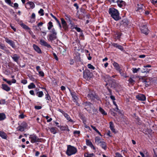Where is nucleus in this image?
<instances>
[{
    "mask_svg": "<svg viewBox=\"0 0 157 157\" xmlns=\"http://www.w3.org/2000/svg\"><path fill=\"white\" fill-rule=\"evenodd\" d=\"M116 106V109H115V110L118 112V113H120V110H119L118 108V106L117 105V106Z\"/></svg>",
    "mask_w": 157,
    "mask_h": 157,
    "instance_id": "680f3d73",
    "label": "nucleus"
},
{
    "mask_svg": "<svg viewBox=\"0 0 157 157\" xmlns=\"http://www.w3.org/2000/svg\"><path fill=\"white\" fill-rule=\"evenodd\" d=\"M27 123L25 122H23L17 128V129L20 131L23 132L27 128Z\"/></svg>",
    "mask_w": 157,
    "mask_h": 157,
    "instance_id": "7ed1b4c3",
    "label": "nucleus"
},
{
    "mask_svg": "<svg viewBox=\"0 0 157 157\" xmlns=\"http://www.w3.org/2000/svg\"><path fill=\"white\" fill-rule=\"evenodd\" d=\"M112 2L114 3H117L118 6L120 7H121L125 5V2L122 0H112Z\"/></svg>",
    "mask_w": 157,
    "mask_h": 157,
    "instance_id": "39448f33",
    "label": "nucleus"
},
{
    "mask_svg": "<svg viewBox=\"0 0 157 157\" xmlns=\"http://www.w3.org/2000/svg\"><path fill=\"white\" fill-rule=\"evenodd\" d=\"M53 27L52 23V22L50 21L48 24V29L49 30L50 29Z\"/></svg>",
    "mask_w": 157,
    "mask_h": 157,
    "instance_id": "473e14b6",
    "label": "nucleus"
},
{
    "mask_svg": "<svg viewBox=\"0 0 157 157\" xmlns=\"http://www.w3.org/2000/svg\"><path fill=\"white\" fill-rule=\"evenodd\" d=\"M29 93L32 95H34V92L33 90H30L29 91Z\"/></svg>",
    "mask_w": 157,
    "mask_h": 157,
    "instance_id": "bf43d9fd",
    "label": "nucleus"
},
{
    "mask_svg": "<svg viewBox=\"0 0 157 157\" xmlns=\"http://www.w3.org/2000/svg\"><path fill=\"white\" fill-rule=\"evenodd\" d=\"M132 69V72L133 73H136L138 72L137 69L136 68H133Z\"/></svg>",
    "mask_w": 157,
    "mask_h": 157,
    "instance_id": "603ef678",
    "label": "nucleus"
},
{
    "mask_svg": "<svg viewBox=\"0 0 157 157\" xmlns=\"http://www.w3.org/2000/svg\"><path fill=\"white\" fill-rule=\"evenodd\" d=\"M119 71V73L121 75V76H123L125 78H126L127 77L125 73H124L123 72L121 71V70H120Z\"/></svg>",
    "mask_w": 157,
    "mask_h": 157,
    "instance_id": "e433bc0d",
    "label": "nucleus"
},
{
    "mask_svg": "<svg viewBox=\"0 0 157 157\" xmlns=\"http://www.w3.org/2000/svg\"><path fill=\"white\" fill-rule=\"evenodd\" d=\"M24 117V115L22 114L20 115L19 116V118L21 119H23Z\"/></svg>",
    "mask_w": 157,
    "mask_h": 157,
    "instance_id": "6e6d98bb",
    "label": "nucleus"
},
{
    "mask_svg": "<svg viewBox=\"0 0 157 157\" xmlns=\"http://www.w3.org/2000/svg\"><path fill=\"white\" fill-rule=\"evenodd\" d=\"M104 150L106 149V143L103 141L99 145Z\"/></svg>",
    "mask_w": 157,
    "mask_h": 157,
    "instance_id": "aec40b11",
    "label": "nucleus"
},
{
    "mask_svg": "<svg viewBox=\"0 0 157 157\" xmlns=\"http://www.w3.org/2000/svg\"><path fill=\"white\" fill-rule=\"evenodd\" d=\"M121 36V33H118L116 34V36L117 39H119Z\"/></svg>",
    "mask_w": 157,
    "mask_h": 157,
    "instance_id": "a18cd8bd",
    "label": "nucleus"
},
{
    "mask_svg": "<svg viewBox=\"0 0 157 157\" xmlns=\"http://www.w3.org/2000/svg\"><path fill=\"white\" fill-rule=\"evenodd\" d=\"M36 109H41V107L40 106H36L35 107Z\"/></svg>",
    "mask_w": 157,
    "mask_h": 157,
    "instance_id": "4d7b16f0",
    "label": "nucleus"
},
{
    "mask_svg": "<svg viewBox=\"0 0 157 157\" xmlns=\"http://www.w3.org/2000/svg\"><path fill=\"white\" fill-rule=\"evenodd\" d=\"M40 75L41 76H44V73L42 71H39L38 72Z\"/></svg>",
    "mask_w": 157,
    "mask_h": 157,
    "instance_id": "3c124183",
    "label": "nucleus"
},
{
    "mask_svg": "<svg viewBox=\"0 0 157 157\" xmlns=\"http://www.w3.org/2000/svg\"><path fill=\"white\" fill-rule=\"evenodd\" d=\"M112 45L114 47L117 48L121 51H123V47L117 44L113 43L112 44Z\"/></svg>",
    "mask_w": 157,
    "mask_h": 157,
    "instance_id": "dca6fc26",
    "label": "nucleus"
},
{
    "mask_svg": "<svg viewBox=\"0 0 157 157\" xmlns=\"http://www.w3.org/2000/svg\"><path fill=\"white\" fill-rule=\"evenodd\" d=\"M36 95L40 98L42 97L44 95V94L42 91H39L36 93Z\"/></svg>",
    "mask_w": 157,
    "mask_h": 157,
    "instance_id": "cd10ccee",
    "label": "nucleus"
},
{
    "mask_svg": "<svg viewBox=\"0 0 157 157\" xmlns=\"http://www.w3.org/2000/svg\"><path fill=\"white\" fill-rule=\"evenodd\" d=\"M51 32L52 33V34H53L54 36H56V35L57 33L56 31L55 30L53 29L52 30Z\"/></svg>",
    "mask_w": 157,
    "mask_h": 157,
    "instance_id": "79ce46f5",
    "label": "nucleus"
},
{
    "mask_svg": "<svg viewBox=\"0 0 157 157\" xmlns=\"http://www.w3.org/2000/svg\"><path fill=\"white\" fill-rule=\"evenodd\" d=\"M73 98V100L74 102H75L78 99L75 93L71 94Z\"/></svg>",
    "mask_w": 157,
    "mask_h": 157,
    "instance_id": "bb28decb",
    "label": "nucleus"
},
{
    "mask_svg": "<svg viewBox=\"0 0 157 157\" xmlns=\"http://www.w3.org/2000/svg\"><path fill=\"white\" fill-rule=\"evenodd\" d=\"M2 88L4 90L7 91H9L10 90V88L7 85L5 84H2Z\"/></svg>",
    "mask_w": 157,
    "mask_h": 157,
    "instance_id": "6ab92c4d",
    "label": "nucleus"
},
{
    "mask_svg": "<svg viewBox=\"0 0 157 157\" xmlns=\"http://www.w3.org/2000/svg\"><path fill=\"white\" fill-rule=\"evenodd\" d=\"M63 115L68 122H70L73 123L74 122L73 121L69 115L67 113H63Z\"/></svg>",
    "mask_w": 157,
    "mask_h": 157,
    "instance_id": "ddd939ff",
    "label": "nucleus"
},
{
    "mask_svg": "<svg viewBox=\"0 0 157 157\" xmlns=\"http://www.w3.org/2000/svg\"><path fill=\"white\" fill-rule=\"evenodd\" d=\"M35 7L34 4L32 2H29L26 4V7L28 8H33Z\"/></svg>",
    "mask_w": 157,
    "mask_h": 157,
    "instance_id": "9d476101",
    "label": "nucleus"
},
{
    "mask_svg": "<svg viewBox=\"0 0 157 157\" xmlns=\"http://www.w3.org/2000/svg\"><path fill=\"white\" fill-rule=\"evenodd\" d=\"M36 87L35 85L33 83H31L28 86V88L29 89L35 88Z\"/></svg>",
    "mask_w": 157,
    "mask_h": 157,
    "instance_id": "393cba45",
    "label": "nucleus"
},
{
    "mask_svg": "<svg viewBox=\"0 0 157 157\" xmlns=\"http://www.w3.org/2000/svg\"><path fill=\"white\" fill-rule=\"evenodd\" d=\"M21 82L24 84H25L27 83V81L26 80L23 79L21 80Z\"/></svg>",
    "mask_w": 157,
    "mask_h": 157,
    "instance_id": "8fccbe9b",
    "label": "nucleus"
},
{
    "mask_svg": "<svg viewBox=\"0 0 157 157\" xmlns=\"http://www.w3.org/2000/svg\"><path fill=\"white\" fill-rule=\"evenodd\" d=\"M151 67V65H145L144 66V68L146 67Z\"/></svg>",
    "mask_w": 157,
    "mask_h": 157,
    "instance_id": "338daca9",
    "label": "nucleus"
},
{
    "mask_svg": "<svg viewBox=\"0 0 157 157\" xmlns=\"http://www.w3.org/2000/svg\"><path fill=\"white\" fill-rule=\"evenodd\" d=\"M22 27L25 29H29V28L27 26L24 24H22Z\"/></svg>",
    "mask_w": 157,
    "mask_h": 157,
    "instance_id": "37998d69",
    "label": "nucleus"
},
{
    "mask_svg": "<svg viewBox=\"0 0 157 157\" xmlns=\"http://www.w3.org/2000/svg\"><path fill=\"white\" fill-rule=\"evenodd\" d=\"M117 157H123L121 154L118 152H116L115 153Z\"/></svg>",
    "mask_w": 157,
    "mask_h": 157,
    "instance_id": "de8ad7c7",
    "label": "nucleus"
},
{
    "mask_svg": "<svg viewBox=\"0 0 157 157\" xmlns=\"http://www.w3.org/2000/svg\"><path fill=\"white\" fill-rule=\"evenodd\" d=\"M44 10L42 9H40V10L38 11V13L39 14H41V16H43L44 15Z\"/></svg>",
    "mask_w": 157,
    "mask_h": 157,
    "instance_id": "a19ab883",
    "label": "nucleus"
},
{
    "mask_svg": "<svg viewBox=\"0 0 157 157\" xmlns=\"http://www.w3.org/2000/svg\"><path fill=\"white\" fill-rule=\"evenodd\" d=\"M151 2L154 4L157 3V0H151Z\"/></svg>",
    "mask_w": 157,
    "mask_h": 157,
    "instance_id": "5fc2aeb1",
    "label": "nucleus"
},
{
    "mask_svg": "<svg viewBox=\"0 0 157 157\" xmlns=\"http://www.w3.org/2000/svg\"><path fill=\"white\" fill-rule=\"evenodd\" d=\"M140 29L141 32L145 34H147L148 33V30L147 28L145 25H143L140 27Z\"/></svg>",
    "mask_w": 157,
    "mask_h": 157,
    "instance_id": "6e6552de",
    "label": "nucleus"
},
{
    "mask_svg": "<svg viewBox=\"0 0 157 157\" xmlns=\"http://www.w3.org/2000/svg\"><path fill=\"white\" fill-rule=\"evenodd\" d=\"M91 127L92 128L95 130L100 136H101L102 135L100 132L93 125H91Z\"/></svg>",
    "mask_w": 157,
    "mask_h": 157,
    "instance_id": "c85d7f7f",
    "label": "nucleus"
},
{
    "mask_svg": "<svg viewBox=\"0 0 157 157\" xmlns=\"http://www.w3.org/2000/svg\"><path fill=\"white\" fill-rule=\"evenodd\" d=\"M112 63L113 65L115 67L117 70L118 71H120V70H121V67L117 63L113 61V62Z\"/></svg>",
    "mask_w": 157,
    "mask_h": 157,
    "instance_id": "2eb2a0df",
    "label": "nucleus"
},
{
    "mask_svg": "<svg viewBox=\"0 0 157 157\" xmlns=\"http://www.w3.org/2000/svg\"><path fill=\"white\" fill-rule=\"evenodd\" d=\"M13 6V7L15 9H17L18 7V5L17 3H15L14 4Z\"/></svg>",
    "mask_w": 157,
    "mask_h": 157,
    "instance_id": "49530a36",
    "label": "nucleus"
},
{
    "mask_svg": "<svg viewBox=\"0 0 157 157\" xmlns=\"http://www.w3.org/2000/svg\"><path fill=\"white\" fill-rule=\"evenodd\" d=\"M84 156L85 157H95V155L93 153H86L85 154Z\"/></svg>",
    "mask_w": 157,
    "mask_h": 157,
    "instance_id": "a878e982",
    "label": "nucleus"
},
{
    "mask_svg": "<svg viewBox=\"0 0 157 157\" xmlns=\"http://www.w3.org/2000/svg\"><path fill=\"white\" fill-rule=\"evenodd\" d=\"M109 127L111 130L113 132H115V130L114 128V125L112 122H110L109 124Z\"/></svg>",
    "mask_w": 157,
    "mask_h": 157,
    "instance_id": "4be33fe9",
    "label": "nucleus"
},
{
    "mask_svg": "<svg viewBox=\"0 0 157 157\" xmlns=\"http://www.w3.org/2000/svg\"><path fill=\"white\" fill-rule=\"evenodd\" d=\"M45 117L47 120V122H49L52 120V118H49V117L48 116H46Z\"/></svg>",
    "mask_w": 157,
    "mask_h": 157,
    "instance_id": "58836bf2",
    "label": "nucleus"
},
{
    "mask_svg": "<svg viewBox=\"0 0 157 157\" xmlns=\"http://www.w3.org/2000/svg\"><path fill=\"white\" fill-rule=\"evenodd\" d=\"M6 2L10 6H13V3L11 2L10 0H5Z\"/></svg>",
    "mask_w": 157,
    "mask_h": 157,
    "instance_id": "2f4dec72",
    "label": "nucleus"
},
{
    "mask_svg": "<svg viewBox=\"0 0 157 157\" xmlns=\"http://www.w3.org/2000/svg\"><path fill=\"white\" fill-rule=\"evenodd\" d=\"M3 80L6 82L9 85H11L12 84L11 82L10 81H8L6 78H3Z\"/></svg>",
    "mask_w": 157,
    "mask_h": 157,
    "instance_id": "4c0bfd02",
    "label": "nucleus"
},
{
    "mask_svg": "<svg viewBox=\"0 0 157 157\" xmlns=\"http://www.w3.org/2000/svg\"><path fill=\"white\" fill-rule=\"evenodd\" d=\"M136 98L138 100L144 101L146 100V97L145 96L142 94H139L136 96Z\"/></svg>",
    "mask_w": 157,
    "mask_h": 157,
    "instance_id": "9b49d317",
    "label": "nucleus"
},
{
    "mask_svg": "<svg viewBox=\"0 0 157 157\" xmlns=\"http://www.w3.org/2000/svg\"><path fill=\"white\" fill-rule=\"evenodd\" d=\"M109 13L111 17L115 20L117 21L120 18L119 13L118 11L113 8L109 9Z\"/></svg>",
    "mask_w": 157,
    "mask_h": 157,
    "instance_id": "f257e3e1",
    "label": "nucleus"
},
{
    "mask_svg": "<svg viewBox=\"0 0 157 157\" xmlns=\"http://www.w3.org/2000/svg\"><path fill=\"white\" fill-rule=\"evenodd\" d=\"M6 103V101L5 99H1L0 100V104L2 105Z\"/></svg>",
    "mask_w": 157,
    "mask_h": 157,
    "instance_id": "c03bdc74",
    "label": "nucleus"
},
{
    "mask_svg": "<svg viewBox=\"0 0 157 157\" xmlns=\"http://www.w3.org/2000/svg\"><path fill=\"white\" fill-rule=\"evenodd\" d=\"M80 133L79 131H75L74 132V134H79Z\"/></svg>",
    "mask_w": 157,
    "mask_h": 157,
    "instance_id": "052dcab7",
    "label": "nucleus"
},
{
    "mask_svg": "<svg viewBox=\"0 0 157 157\" xmlns=\"http://www.w3.org/2000/svg\"><path fill=\"white\" fill-rule=\"evenodd\" d=\"M45 99L48 100L47 102L48 103L51 99V98L49 94L47 93L45 95Z\"/></svg>",
    "mask_w": 157,
    "mask_h": 157,
    "instance_id": "c756f323",
    "label": "nucleus"
},
{
    "mask_svg": "<svg viewBox=\"0 0 157 157\" xmlns=\"http://www.w3.org/2000/svg\"><path fill=\"white\" fill-rule=\"evenodd\" d=\"M87 66L88 68L92 70H94L95 69V67L90 64H88Z\"/></svg>",
    "mask_w": 157,
    "mask_h": 157,
    "instance_id": "f704fd0d",
    "label": "nucleus"
},
{
    "mask_svg": "<svg viewBox=\"0 0 157 157\" xmlns=\"http://www.w3.org/2000/svg\"><path fill=\"white\" fill-rule=\"evenodd\" d=\"M0 48L3 50H5L6 48L4 45L0 44Z\"/></svg>",
    "mask_w": 157,
    "mask_h": 157,
    "instance_id": "c9c22d12",
    "label": "nucleus"
},
{
    "mask_svg": "<svg viewBox=\"0 0 157 157\" xmlns=\"http://www.w3.org/2000/svg\"><path fill=\"white\" fill-rule=\"evenodd\" d=\"M11 57L13 59L14 61L16 62H17L20 57L19 56H18L16 54H14L13 56H11Z\"/></svg>",
    "mask_w": 157,
    "mask_h": 157,
    "instance_id": "a211bd4d",
    "label": "nucleus"
},
{
    "mask_svg": "<svg viewBox=\"0 0 157 157\" xmlns=\"http://www.w3.org/2000/svg\"><path fill=\"white\" fill-rule=\"evenodd\" d=\"M6 118L5 114L3 113H0V121H2Z\"/></svg>",
    "mask_w": 157,
    "mask_h": 157,
    "instance_id": "b1692460",
    "label": "nucleus"
},
{
    "mask_svg": "<svg viewBox=\"0 0 157 157\" xmlns=\"http://www.w3.org/2000/svg\"><path fill=\"white\" fill-rule=\"evenodd\" d=\"M99 111L101 112V113L104 115H106L107 114V113L104 110L102 109V108L100 107L99 108Z\"/></svg>",
    "mask_w": 157,
    "mask_h": 157,
    "instance_id": "7c9ffc66",
    "label": "nucleus"
},
{
    "mask_svg": "<svg viewBox=\"0 0 157 157\" xmlns=\"http://www.w3.org/2000/svg\"><path fill=\"white\" fill-rule=\"evenodd\" d=\"M151 70L149 69L148 71H141V72L142 73H148L149 72V71H150Z\"/></svg>",
    "mask_w": 157,
    "mask_h": 157,
    "instance_id": "e2e57ef3",
    "label": "nucleus"
},
{
    "mask_svg": "<svg viewBox=\"0 0 157 157\" xmlns=\"http://www.w3.org/2000/svg\"><path fill=\"white\" fill-rule=\"evenodd\" d=\"M30 79L32 81L36 82V79L33 77H31L30 78Z\"/></svg>",
    "mask_w": 157,
    "mask_h": 157,
    "instance_id": "09e8293b",
    "label": "nucleus"
},
{
    "mask_svg": "<svg viewBox=\"0 0 157 157\" xmlns=\"http://www.w3.org/2000/svg\"><path fill=\"white\" fill-rule=\"evenodd\" d=\"M129 83L131 84H133L134 82V80L131 78H130L128 80Z\"/></svg>",
    "mask_w": 157,
    "mask_h": 157,
    "instance_id": "ea45409f",
    "label": "nucleus"
},
{
    "mask_svg": "<svg viewBox=\"0 0 157 157\" xmlns=\"http://www.w3.org/2000/svg\"><path fill=\"white\" fill-rule=\"evenodd\" d=\"M53 55L54 56V57L55 59L56 60H58V59L57 56L56 54L55 53H53Z\"/></svg>",
    "mask_w": 157,
    "mask_h": 157,
    "instance_id": "864d4df0",
    "label": "nucleus"
},
{
    "mask_svg": "<svg viewBox=\"0 0 157 157\" xmlns=\"http://www.w3.org/2000/svg\"><path fill=\"white\" fill-rule=\"evenodd\" d=\"M33 47L34 50L38 53L40 54L42 53V51L40 48L37 45L34 44L33 45Z\"/></svg>",
    "mask_w": 157,
    "mask_h": 157,
    "instance_id": "4468645a",
    "label": "nucleus"
},
{
    "mask_svg": "<svg viewBox=\"0 0 157 157\" xmlns=\"http://www.w3.org/2000/svg\"><path fill=\"white\" fill-rule=\"evenodd\" d=\"M40 43L41 45L46 46L48 48H51V45L50 44H48L46 41L43 40H40Z\"/></svg>",
    "mask_w": 157,
    "mask_h": 157,
    "instance_id": "0eeeda50",
    "label": "nucleus"
},
{
    "mask_svg": "<svg viewBox=\"0 0 157 157\" xmlns=\"http://www.w3.org/2000/svg\"><path fill=\"white\" fill-rule=\"evenodd\" d=\"M110 98H111V99L112 100H113L114 101L115 100V98L114 96H113V95H111L110 96Z\"/></svg>",
    "mask_w": 157,
    "mask_h": 157,
    "instance_id": "774afa93",
    "label": "nucleus"
},
{
    "mask_svg": "<svg viewBox=\"0 0 157 157\" xmlns=\"http://www.w3.org/2000/svg\"><path fill=\"white\" fill-rule=\"evenodd\" d=\"M5 40L6 42L9 44L13 48H15V43L13 41L7 38H5Z\"/></svg>",
    "mask_w": 157,
    "mask_h": 157,
    "instance_id": "423d86ee",
    "label": "nucleus"
},
{
    "mask_svg": "<svg viewBox=\"0 0 157 157\" xmlns=\"http://www.w3.org/2000/svg\"><path fill=\"white\" fill-rule=\"evenodd\" d=\"M56 38V36H54V35L51 34L49 36V40H54Z\"/></svg>",
    "mask_w": 157,
    "mask_h": 157,
    "instance_id": "72a5a7b5",
    "label": "nucleus"
},
{
    "mask_svg": "<svg viewBox=\"0 0 157 157\" xmlns=\"http://www.w3.org/2000/svg\"><path fill=\"white\" fill-rule=\"evenodd\" d=\"M0 136L3 139H6L7 135L3 132L0 131Z\"/></svg>",
    "mask_w": 157,
    "mask_h": 157,
    "instance_id": "412c9836",
    "label": "nucleus"
},
{
    "mask_svg": "<svg viewBox=\"0 0 157 157\" xmlns=\"http://www.w3.org/2000/svg\"><path fill=\"white\" fill-rule=\"evenodd\" d=\"M145 55H140L139 56V57L141 58H144L145 57Z\"/></svg>",
    "mask_w": 157,
    "mask_h": 157,
    "instance_id": "0e129e2a",
    "label": "nucleus"
},
{
    "mask_svg": "<svg viewBox=\"0 0 157 157\" xmlns=\"http://www.w3.org/2000/svg\"><path fill=\"white\" fill-rule=\"evenodd\" d=\"M103 140L98 136H96L95 139V143L97 145H99Z\"/></svg>",
    "mask_w": 157,
    "mask_h": 157,
    "instance_id": "f8f14e48",
    "label": "nucleus"
},
{
    "mask_svg": "<svg viewBox=\"0 0 157 157\" xmlns=\"http://www.w3.org/2000/svg\"><path fill=\"white\" fill-rule=\"evenodd\" d=\"M77 152V149L76 147L71 145L67 146L66 153L68 156L75 154Z\"/></svg>",
    "mask_w": 157,
    "mask_h": 157,
    "instance_id": "f03ea898",
    "label": "nucleus"
},
{
    "mask_svg": "<svg viewBox=\"0 0 157 157\" xmlns=\"http://www.w3.org/2000/svg\"><path fill=\"white\" fill-rule=\"evenodd\" d=\"M57 129L55 127H52L50 129V131L53 134H55L57 132Z\"/></svg>",
    "mask_w": 157,
    "mask_h": 157,
    "instance_id": "5701e85b",
    "label": "nucleus"
},
{
    "mask_svg": "<svg viewBox=\"0 0 157 157\" xmlns=\"http://www.w3.org/2000/svg\"><path fill=\"white\" fill-rule=\"evenodd\" d=\"M35 16H35V14L34 13H32V15L31 16V18H32L35 19Z\"/></svg>",
    "mask_w": 157,
    "mask_h": 157,
    "instance_id": "13d9d810",
    "label": "nucleus"
},
{
    "mask_svg": "<svg viewBox=\"0 0 157 157\" xmlns=\"http://www.w3.org/2000/svg\"><path fill=\"white\" fill-rule=\"evenodd\" d=\"M75 29L78 32H80L81 31V29L79 28L76 27Z\"/></svg>",
    "mask_w": 157,
    "mask_h": 157,
    "instance_id": "69168bd1",
    "label": "nucleus"
},
{
    "mask_svg": "<svg viewBox=\"0 0 157 157\" xmlns=\"http://www.w3.org/2000/svg\"><path fill=\"white\" fill-rule=\"evenodd\" d=\"M61 20L62 25H63V28L64 29H66L67 28V25L66 22L64 20V19L63 18H61Z\"/></svg>",
    "mask_w": 157,
    "mask_h": 157,
    "instance_id": "f3484780",
    "label": "nucleus"
},
{
    "mask_svg": "<svg viewBox=\"0 0 157 157\" xmlns=\"http://www.w3.org/2000/svg\"><path fill=\"white\" fill-rule=\"evenodd\" d=\"M29 138L32 143H33L39 141V138L34 134L30 135Z\"/></svg>",
    "mask_w": 157,
    "mask_h": 157,
    "instance_id": "20e7f679",
    "label": "nucleus"
},
{
    "mask_svg": "<svg viewBox=\"0 0 157 157\" xmlns=\"http://www.w3.org/2000/svg\"><path fill=\"white\" fill-rule=\"evenodd\" d=\"M86 144L87 145L90 146L91 149H93L94 151H96V148L94 146L91 142L89 140H86Z\"/></svg>",
    "mask_w": 157,
    "mask_h": 157,
    "instance_id": "1a4fd4ad",
    "label": "nucleus"
}]
</instances>
